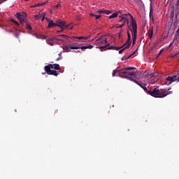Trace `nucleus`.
Returning <instances> with one entry per match:
<instances>
[{
	"label": "nucleus",
	"mask_w": 179,
	"mask_h": 179,
	"mask_svg": "<svg viewBox=\"0 0 179 179\" xmlns=\"http://www.w3.org/2000/svg\"><path fill=\"white\" fill-rule=\"evenodd\" d=\"M131 43L132 41H131V34L129 33V31H127V41L122 47H115L113 45L110 46V45H106L105 46L96 47V48L101 49V51L106 50H106H115L116 51H118V50H120L119 51V54H122V52H124L125 49L129 48V47H131ZM121 48H123V49L121 50Z\"/></svg>",
	"instance_id": "nucleus-1"
},
{
	"label": "nucleus",
	"mask_w": 179,
	"mask_h": 179,
	"mask_svg": "<svg viewBox=\"0 0 179 179\" xmlns=\"http://www.w3.org/2000/svg\"><path fill=\"white\" fill-rule=\"evenodd\" d=\"M142 89H143V90L145 92H146V93L148 94H150V96H152V97H157V98H159V99H163V97H166V96H169V94H171V93H173V91H170L171 89H169V90H164V89L157 90V88H155L152 91H150L145 86L142 87Z\"/></svg>",
	"instance_id": "nucleus-2"
},
{
	"label": "nucleus",
	"mask_w": 179,
	"mask_h": 179,
	"mask_svg": "<svg viewBox=\"0 0 179 179\" xmlns=\"http://www.w3.org/2000/svg\"><path fill=\"white\" fill-rule=\"evenodd\" d=\"M135 69H136L135 67H127L119 71L114 70L112 73V76L114 77L115 76L116 73H119V76L122 78H127V79H129V76H133V78H135V76H136V72L129 71Z\"/></svg>",
	"instance_id": "nucleus-3"
},
{
	"label": "nucleus",
	"mask_w": 179,
	"mask_h": 179,
	"mask_svg": "<svg viewBox=\"0 0 179 179\" xmlns=\"http://www.w3.org/2000/svg\"><path fill=\"white\" fill-rule=\"evenodd\" d=\"M131 25L132 26V28L129 27V29L130 31H131L132 34V44L133 45H135V44H136V38L138 37V24H136L135 19H134V17H131Z\"/></svg>",
	"instance_id": "nucleus-4"
},
{
	"label": "nucleus",
	"mask_w": 179,
	"mask_h": 179,
	"mask_svg": "<svg viewBox=\"0 0 179 179\" xmlns=\"http://www.w3.org/2000/svg\"><path fill=\"white\" fill-rule=\"evenodd\" d=\"M45 20H47L48 25L47 29H51L52 27H61V31H57L58 33H61L62 30H64V26H65V21H62L61 20H57L56 21V23L54 22V21L50 20L48 18H45Z\"/></svg>",
	"instance_id": "nucleus-5"
},
{
	"label": "nucleus",
	"mask_w": 179,
	"mask_h": 179,
	"mask_svg": "<svg viewBox=\"0 0 179 179\" xmlns=\"http://www.w3.org/2000/svg\"><path fill=\"white\" fill-rule=\"evenodd\" d=\"M15 17L18 18V20L20 22L22 26L24 24V23H26V22H27V19L26 18L27 17V14L26 13H22V14L20 13H17Z\"/></svg>",
	"instance_id": "nucleus-6"
},
{
	"label": "nucleus",
	"mask_w": 179,
	"mask_h": 179,
	"mask_svg": "<svg viewBox=\"0 0 179 179\" xmlns=\"http://www.w3.org/2000/svg\"><path fill=\"white\" fill-rule=\"evenodd\" d=\"M93 45H88L87 46H82V47H75V46H71V47H68V46H65V48H66V52H69V51L71 50H92V48H93Z\"/></svg>",
	"instance_id": "nucleus-7"
},
{
	"label": "nucleus",
	"mask_w": 179,
	"mask_h": 179,
	"mask_svg": "<svg viewBox=\"0 0 179 179\" xmlns=\"http://www.w3.org/2000/svg\"><path fill=\"white\" fill-rule=\"evenodd\" d=\"M174 14H175V19L177 20L179 15V7H176L174 6H172L171 7V19L170 20L173 22V19H174Z\"/></svg>",
	"instance_id": "nucleus-8"
},
{
	"label": "nucleus",
	"mask_w": 179,
	"mask_h": 179,
	"mask_svg": "<svg viewBox=\"0 0 179 179\" xmlns=\"http://www.w3.org/2000/svg\"><path fill=\"white\" fill-rule=\"evenodd\" d=\"M58 41H62V43H64V40L58 39L55 37L49 38L46 39L47 44H49V45H52V46L55 45V44L58 43Z\"/></svg>",
	"instance_id": "nucleus-9"
},
{
	"label": "nucleus",
	"mask_w": 179,
	"mask_h": 179,
	"mask_svg": "<svg viewBox=\"0 0 179 179\" xmlns=\"http://www.w3.org/2000/svg\"><path fill=\"white\" fill-rule=\"evenodd\" d=\"M44 69H46V71H50V69H55L56 71H59L61 68L59 67V64H48V66H45Z\"/></svg>",
	"instance_id": "nucleus-10"
},
{
	"label": "nucleus",
	"mask_w": 179,
	"mask_h": 179,
	"mask_svg": "<svg viewBox=\"0 0 179 179\" xmlns=\"http://www.w3.org/2000/svg\"><path fill=\"white\" fill-rule=\"evenodd\" d=\"M103 44H107V38H98L95 42V45H103Z\"/></svg>",
	"instance_id": "nucleus-11"
},
{
	"label": "nucleus",
	"mask_w": 179,
	"mask_h": 179,
	"mask_svg": "<svg viewBox=\"0 0 179 179\" xmlns=\"http://www.w3.org/2000/svg\"><path fill=\"white\" fill-rule=\"evenodd\" d=\"M45 72H46L48 75H53V76H58V75H59V71L51 69L47 70L46 69H45Z\"/></svg>",
	"instance_id": "nucleus-12"
},
{
	"label": "nucleus",
	"mask_w": 179,
	"mask_h": 179,
	"mask_svg": "<svg viewBox=\"0 0 179 179\" xmlns=\"http://www.w3.org/2000/svg\"><path fill=\"white\" fill-rule=\"evenodd\" d=\"M125 24H127V31H129V27H131V28L132 29V25L131 24V22L129 24V20H125L124 22L117 27H119L120 29H122V27H124Z\"/></svg>",
	"instance_id": "nucleus-13"
},
{
	"label": "nucleus",
	"mask_w": 179,
	"mask_h": 179,
	"mask_svg": "<svg viewBox=\"0 0 179 179\" xmlns=\"http://www.w3.org/2000/svg\"><path fill=\"white\" fill-rule=\"evenodd\" d=\"M127 16H130V18H131V22H132V17H134L132 16V15H131V13H128V14H123L120 16L121 19L119 20V22H125V20H128L127 19Z\"/></svg>",
	"instance_id": "nucleus-14"
},
{
	"label": "nucleus",
	"mask_w": 179,
	"mask_h": 179,
	"mask_svg": "<svg viewBox=\"0 0 179 179\" xmlns=\"http://www.w3.org/2000/svg\"><path fill=\"white\" fill-rule=\"evenodd\" d=\"M129 80H131V82H134V83H136L137 85H138V86H140V87H145V84L143 83H138V81L135 80V79L131 78V76H129Z\"/></svg>",
	"instance_id": "nucleus-15"
},
{
	"label": "nucleus",
	"mask_w": 179,
	"mask_h": 179,
	"mask_svg": "<svg viewBox=\"0 0 179 179\" xmlns=\"http://www.w3.org/2000/svg\"><path fill=\"white\" fill-rule=\"evenodd\" d=\"M73 27L71 24L66 25V22H64V25L63 26V30L64 29H72Z\"/></svg>",
	"instance_id": "nucleus-16"
},
{
	"label": "nucleus",
	"mask_w": 179,
	"mask_h": 179,
	"mask_svg": "<svg viewBox=\"0 0 179 179\" xmlns=\"http://www.w3.org/2000/svg\"><path fill=\"white\" fill-rule=\"evenodd\" d=\"M118 16V13H115L109 16V19H114Z\"/></svg>",
	"instance_id": "nucleus-17"
},
{
	"label": "nucleus",
	"mask_w": 179,
	"mask_h": 179,
	"mask_svg": "<svg viewBox=\"0 0 179 179\" xmlns=\"http://www.w3.org/2000/svg\"><path fill=\"white\" fill-rule=\"evenodd\" d=\"M152 37H153V29L148 32V38H152Z\"/></svg>",
	"instance_id": "nucleus-18"
},
{
	"label": "nucleus",
	"mask_w": 179,
	"mask_h": 179,
	"mask_svg": "<svg viewBox=\"0 0 179 179\" xmlns=\"http://www.w3.org/2000/svg\"><path fill=\"white\" fill-rule=\"evenodd\" d=\"M41 16L42 17V22H44V20H45V19H47V17H45V13H42L41 14Z\"/></svg>",
	"instance_id": "nucleus-19"
},
{
	"label": "nucleus",
	"mask_w": 179,
	"mask_h": 179,
	"mask_svg": "<svg viewBox=\"0 0 179 179\" xmlns=\"http://www.w3.org/2000/svg\"><path fill=\"white\" fill-rule=\"evenodd\" d=\"M24 24H26V29H27L28 30H31V25L27 24V21L24 22Z\"/></svg>",
	"instance_id": "nucleus-20"
},
{
	"label": "nucleus",
	"mask_w": 179,
	"mask_h": 179,
	"mask_svg": "<svg viewBox=\"0 0 179 179\" xmlns=\"http://www.w3.org/2000/svg\"><path fill=\"white\" fill-rule=\"evenodd\" d=\"M35 19H36V20H40V19H41V14L36 15Z\"/></svg>",
	"instance_id": "nucleus-21"
},
{
	"label": "nucleus",
	"mask_w": 179,
	"mask_h": 179,
	"mask_svg": "<svg viewBox=\"0 0 179 179\" xmlns=\"http://www.w3.org/2000/svg\"><path fill=\"white\" fill-rule=\"evenodd\" d=\"M75 38H78V40H87V37H83V36H80V37H75Z\"/></svg>",
	"instance_id": "nucleus-22"
},
{
	"label": "nucleus",
	"mask_w": 179,
	"mask_h": 179,
	"mask_svg": "<svg viewBox=\"0 0 179 179\" xmlns=\"http://www.w3.org/2000/svg\"><path fill=\"white\" fill-rule=\"evenodd\" d=\"M152 16H153V9H152L151 7L150 10V17H152Z\"/></svg>",
	"instance_id": "nucleus-23"
},
{
	"label": "nucleus",
	"mask_w": 179,
	"mask_h": 179,
	"mask_svg": "<svg viewBox=\"0 0 179 179\" xmlns=\"http://www.w3.org/2000/svg\"><path fill=\"white\" fill-rule=\"evenodd\" d=\"M11 22H13V23H15V24H16L17 26H19L20 24H19V22H17L16 20H11Z\"/></svg>",
	"instance_id": "nucleus-24"
},
{
	"label": "nucleus",
	"mask_w": 179,
	"mask_h": 179,
	"mask_svg": "<svg viewBox=\"0 0 179 179\" xmlns=\"http://www.w3.org/2000/svg\"><path fill=\"white\" fill-rule=\"evenodd\" d=\"M104 13H106V15H110V13H111V11L108 10H104Z\"/></svg>",
	"instance_id": "nucleus-25"
},
{
	"label": "nucleus",
	"mask_w": 179,
	"mask_h": 179,
	"mask_svg": "<svg viewBox=\"0 0 179 179\" xmlns=\"http://www.w3.org/2000/svg\"><path fill=\"white\" fill-rule=\"evenodd\" d=\"M59 37H62L63 38H66V39H68V36H66V35H60V36H59Z\"/></svg>",
	"instance_id": "nucleus-26"
},
{
	"label": "nucleus",
	"mask_w": 179,
	"mask_h": 179,
	"mask_svg": "<svg viewBox=\"0 0 179 179\" xmlns=\"http://www.w3.org/2000/svg\"><path fill=\"white\" fill-rule=\"evenodd\" d=\"M98 13H99V15H102L103 13H104V10H99Z\"/></svg>",
	"instance_id": "nucleus-27"
},
{
	"label": "nucleus",
	"mask_w": 179,
	"mask_h": 179,
	"mask_svg": "<svg viewBox=\"0 0 179 179\" xmlns=\"http://www.w3.org/2000/svg\"><path fill=\"white\" fill-rule=\"evenodd\" d=\"M41 38L42 40H45V39H47V37H46L45 36H44V35H42V36H41Z\"/></svg>",
	"instance_id": "nucleus-28"
},
{
	"label": "nucleus",
	"mask_w": 179,
	"mask_h": 179,
	"mask_svg": "<svg viewBox=\"0 0 179 179\" xmlns=\"http://www.w3.org/2000/svg\"><path fill=\"white\" fill-rule=\"evenodd\" d=\"M96 20H99L101 17V15H95Z\"/></svg>",
	"instance_id": "nucleus-29"
},
{
	"label": "nucleus",
	"mask_w": 179,
	"mask_h": 179,
	"mask_svg": "<svg viewBox=\"0 0 179 179\" xmlns=\"http://www.w3.org/2000/svg\"><path fill=\"white\" fill-rule=\"evenodd\" d=\"M175 6L179 8V0H177L176 4Z\"/></svg>",
	"instance_id": "nucleus-30"
},
{
	"label": "nucleus",
	"mask_w": 179,
	"mask_h": 179,
	"mask_svg": "<svg viewBox=\"0 0 179 179\" xmlns=\"http://www.w3.org/2000/svg\"><path fill=\"white\" fill-rule=\"evenodd\" d=\"M90 16H91V17H96V15L93 13L90 14Z\"/></svg>",
	"instance_id": "nucleus-31"
},
{
	"label": "nucleus",
	"mask_w": 179,
	"mask_h": 179,
	"mask_svg": "<svg viewBox=\"0 0 179 179\" xmlns=\"http://www.w3.org/2000/svg\"><path fill=\"white\" fill-rule=\"evenodd\" d=\"M173 44H174V41H173L170 44H169V48L173 47Z\"/></svg>",
	"instance_id": "nucleus-32"
},
{
	"label": "nucleus",
	"mask_w": 179,
	"mask_h": 179,
	"mask_svg": "<svg viewBox=\"0 0 179 179\" xmlns=\"http://www.w3.org/2000/svg\"><path fill=\"white\" fill-rule=\"evenodd\" d=\"M131 57H132V55H129V57H126L124 59V61H127V59H129V58H131Z\"/></svg>",
	"instance_id": "nucleus-33"
},
{
	"label": "nucleus",
	"mask_w": 179,
	"mask_h": 179,
	"mask_svg": "<svg viewBox=\"0 0 179 179\" xmlns=\"http://www.w3.org/2000/svg\"><path fill=\"white\" fill-rule=\"evenodd\" d=\"M60 6H61L60 4H57V5L56 6L57 9H58Z\"/></svg>",
	"instance_id": "nucleus-34"
},
{
	"label": "nucleus",
	"mask_w": 179,
	"mask_h": 179,
	"mask_svg": "<svg viewBox=\"0 0 179 179\" xmlns=\"http://www.w3.org/2000/svg\"><path fill=\"white\" fill-rule=\"evenodd\" d=\"M43 5H44V3H38V6H43Z\"/></svg>",
	"instance_id": "nucleus-35"
},
{
	"label": "nucleus",
	"mask_w": 179,
	"mask_h": 179,
	"mask_svg": "<svg viewBox=\"0 0 179 179\" xmlns=\"http://www.w3.org/2000/svg\"><path fill=\"white\" fill-rule=\"evenodd\" d=\"M177 55H178V52L176 53V54L173 56V57L174 58V57H177Z\"/></svg>",
	"instance_id": "nucleus-36"
},
{
	"label": "nucleus",
	"mask_w": 179,
	"mask_h": 179,
	"mask_svg": "<svg viewBox=\"0 0 179 179\" xmlns=\"http://www.w3.org/2000/svg\"><path fill=\"white\" fill-rule=\"evenodd\" d=\"M119 33H120V34H121V33H124V30H123V29H121Z\"/></svg>",
	"instance_id": "nucleus-37"
},
{
	"label": "nucleus",
	"mask_w": 179,
	"mask_h": 179,
	"mask_svg": "<svg viewBox=\"0 0 179 179\" xmlns=\"http://www.w3.org/2000/svg\"><path fill=\"white\" fill-rule=\"evenodd\" d=\"M177 34H179V28L178 29V30L176 32Z\"/></svg>",
	"instance_id": "nucleus-38"
},
{
	"label": "nucleus",
	"mask_w": 179,
	"mask_h": 179,
	"mask_svg": "<svg viewBox=\"0 0 179 179\" xmlns=\"http://www.w3.org/2000/svg\"><path fill=\"white\" fill-rule=\"evenodd\" d=\"M173 26H177V22H175L173 23Z\"/></svg>",
	"instance_id": "nucleus-39"
},
{
	"label": "nucleus",
	"mask_w": 179,
	"mask_h": 179,
	"mask_svg": "<svg viewBox=\"0 0 179 179\" xmlns=\"http://www.w3.org/2000/svg\"><path fill=\"white\" fill-rule=\"evenodd\" d=\"M59 59H61V58L58 57L57 59H56V61H59Z\"/></svg>",
	"instance_id": "nucleus-40"
},
{
	"label": "nucleus",
	"mask_w": 179,
	"mask_h": 179,
	"mask_svg": "<svg viewBox=\"0 0 179 179\" xmlns=\"http://www.w3.org/2000/svg\"><path fill=\"white\" fill-rule=\"evenodd\" d=\"M121 37V33H119V38Z\"/></svg>",
	"instance_id": "nucleus-41"
},
{
	"label": "nucleus",
	"mask_w": 179,
	"mask_h": 179,
	"mask_svg": "<svg viewBox=\"0 0 179 179\" xmlns=\"http://www.w3.org/2000/svg\"><path fill=\"white\" fill-rule=\"evenodd\" d=\"M162 50H160L159 54H162Z\"/></svg>",
	"instance_id": "nucleus-42"
},
{
	"label": "nucleus",
	"mask_w": 179,
	"mask_h": 179,
	"mask_svg": "<svg viewBox=\"0 0 179 179\" xmlns=\"http://www.w3.org/2000/svg\"><path fill=\"white\" fill-rule=\"evenodd\" d=\"M134 54H135V52H133V54H131V55H134Z\"/></svg>",
	"instance_id": "nucleus-43"
},
{
	"label": "nucleus",
	"mask_w": 179,
	"mask_h": 179,
	"mask_svg": "<svg viewBox=\"0 0 179 179\" xmlns=\"http://www.w3.org/2000/svg\"><path fill=\"white\" fill-rule=\"evenodd\" d=\"M25 1H29V0H25Z\"/></svg>",
	"instance_id": "nucleus-44"
}]
</instances>
